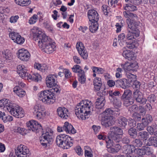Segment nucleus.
I'll use <instances>...</instances> for the list:
<instances>
[{
    "mask_svg": "<svg viewBox=\"0 0 157 157\" xmlns=\"http://www.w3.org/2000/svg\"><path fill=\"white\" fill-rule=\"evenodd\" d=\"M11 103L10 101L8 99H2L0 101V107L7 110L8 109H10V106Z\"/></svg>",
    "mask_w": 157,
    "mask_h": 157,
    "instance_id": "nucleus-29",
    "label": "nucleus"
},
{
    "mask_svg": "<svg viewBox=\"0 0 157 157\" xmlns=\"http://www.w3.org/2000/svg\"><path fill=\"white\" fill-rule=\"evenodd\" d=\"M144 150V155H150L152 153V149L150 147H145L143 148Z\"/></svg>",
    "mask_w": 157,
    "mask_h": 157,
    "instance_id": "nucleus-51",
    "label": "nucleus"
},
{
    "mask_svg": "<svg viewBox=\"0 0 157 157\" xmlns=\"http://www.w3.org/2000/svg\"><path fill=\"white\" fill-rule=\"evenodd\" d=\"M123 70L120 68H118L116 69V76L117 78H121L122 77V72Z\"/></svg>",
    "mask_w": 157,
    "mask_h": 157,
    "instance_id": "nucleus-58",
    "label": "nucleus"
},
{
    "mask_svg": "<svg viewBox=\"0 0 157 157\" xmlns=\"http://www.w3.org/2000/svg\"><path fill=\"white\" fill-rule=\"evenodd\" d=\"M128 80L130 82H133L136 80V76L127 72L126 74Z\"/></svg>",
    "mask_w": 157,
    "mask_h": 157,
    "instance_id": "nucleus-45",
    "label": "nucleus"
},
{
    "mask_svg": "<svg viewBox=\"0 0 157 157\" xmlns=\"http://www.w3.org/2000/svg\"><path fill=\"white\" fill-rule=\"evenodd\" d=\"M111 102L113 103L114 107V108L111 109L112 110H115V111L118 112L119 110L118 109L121 106V102L120 99L118 98L113 99L112 100H110Z\"/></svg>",
    "mask_w": 157,
    "mask_h": 157,
    "instance_id": "nucleus-28",
    "label": "nucleus"
},
{
    "mask_svg": "<svg viewBox=\"0 0 157 157\" xmlns=\"http://www.w3.org/2000/svg\"><path fill=\"white\" fill-rule=\"evenodd\" d=\"M39 100L44 103L48 105L53 104L56 100V96L53 91L45 90L40 92L38 94Z\"/></svg>",
    "mask_w": 157,
    "mask_h": 157,
    "instance_id": "nucleus-3",
    "label": "nucleus"
},
{
    "mask_svg": "<svg viewBox=\"0 0 157 157\" xmlns=\"http://www.w3.org/2000/svg\"><path fill=\"white\" fill-rule=\"evenodd\" d=\"M121 98L124 99V105L127 107L132 104L134 102V100L132 98L128 97V98Z\"/></svg>",
    "mask_w": 157,
    "mask_h": 157,
    "instance_id": "nucleus-38",
    "label": "nucleus"
},
{
    "mask_svg": "<svg viewBox=\"0 0 157 157\" xmlns=\"http://www.w3.org/2000/svg\"><path fill=\"white\" fill-rule=\"evenodd\" d=\"M132 145L134 147H140L142 145V142L139 139H136L134 140L132 142Z\"/></svg>",
    "mask_w": 157,
    "mask_h": 157,
    "instance_id": "nucleus-47",
    "label": "nucleus"
},
{
    "mask_svg": "<svg viewBox=\"0 0 157 157\" xmlns=\"http://www.w3.org/2000/svg\"><path fill=\"white\" fill-rule=\"evenodd\" d=\"M33 115L38 120L43 119L46 116V112L43 106L40 104L36 105L33 111Z\"/></svg>",
    "mask_w": 157,
    "mask_h": 157,
    "instance_id": "nucleus-11",
    "label": "nucleus"
},
{
    "mask_svg": "<svg viewBox=\"0 0 157 157\" xmlns=\"http://www.w3.org/2000/svg\"><path fill=\"white\" fill-rule=\"evenodd\" d=\"M18 58L23 61H27L30 57V54L27 50L24 49H20L17 54Z\"/></svg>",
    "mask_w": 157,
    "mask_h": 157,
    "instance_id": "nucleus-18",
    "label": "nucleus"
},
{
    "mask_svg": "<svg viewBox=\"0 0 157 157\" xmlns=\"http://www.w3.org/2000/svg\"><path fill=\"white\" fill-rule=\"evenodd\" d=\"M121 67L125 71H134L138 68V66L137 63L134 62L130 64L128 63H125L123 65L122 64Z\"/></svg>",
    "mask_w": 157,
    "mask_h": 157,
    "instance_id": "nucleus-24",
    "label": "nucleus"
},
{
    "mask_svg": "<svg viewBox=\"0 0 157 157\" xmlns=\"http://www.w3.org/2000/svg\"><path fill=\"white\" fill-rule=\"evenodd\" d=\"M105 94V92L101 93V91L98 93V95L100 96V98L97 99L95 103L96 108L101 109L104 107L105 102L104 97Z\"/></svg>",
    "mask_w": 157,
    "mask_h": 157,
    "instance_id": "nucleus-14",
    "label": "nucleus"
},
{
    "mask_svg": "<svg viewBox=\"0 0 157 157\" xmlns=\"http://www.w3.org/2000/svg\"><path fill=\"white\" fill-rule=\"evenodd\" d=\"M10 37L14 42L18 44H22L25 41V39L21 37L18 33L12 32L9 34Z\"/></svg>",
    "mask_w": 157,
    "mask_h": 157,
    "instance_id": "nucleus-17",
    "label": "nucleus"
},
{
    "mask_svg": "<svg viewBox=\"0 0 157 157\" xmlns=\"http://www.w3.org/2000/svg\"><path fill=\"white\" fill-rule=\"evenodd\" d=\"M124 21L123 20L121 21L120 23H117L115 25L117 28L116 32L117 33L120 32L121 30L122 27L123 26Z\"/></svg>",
    "mask_w": 157,
    "mask_h": 157,
    "instance_id": "nucleus-50",
    "label": "nucleus"
},
{
    "mask_svg": "<svg viewBox=\"0 0 157 157\" xmlns=\"http://www.w3.org/2000/svg\"><path fill=\"white\" fill-rule=\"evenodd\" d=\"M28 129L32 130V131H37L38 129H41L42 127L41 125L37 121L32 120L26 124Z\"/></svg>",
    "mask_w": 157,
    "mask_h": 157,
    "instance_id": "nucleus-16",
    "label": "nucleus"
},
{
    "mask_svg": "<svg viewBox=\"0 0 157 157\" xmlns=\"http://www.w3.org/2000/svg\"><path fill=\"white\" fill-rule=\"evenodd\" d=\"M138 107L136 105H134L128 108V110L131 113H136L138 110Z\"/></svg>",
    "mask_w": 157,
    "mask_h": 157,
    "instance_id": "nucleus-54",
    "label": "nucleus"
},
{
    "mask_svg": "<svg viewBox=\"0 0 157 157\" xmlns=\"http://www.w3.org/2000/svg\"><path fill=\"white\" fill-rule=\"evenodd\" d=\"M114 141L111 139H108L106 140V147L107 148H110L112 153L117 152L121 148V146L119 144L120 141L114 142Z\"/></svg>",
    "mask_w": 157,
    "mask_h": 157,
    "instance_id": "nucleus-13",
    "label": "nucleus"
},
{
    "mask_svg": "<svg viewBox=\"0 0 157 157\" xmlns=\"http://www.w3.org/2000/svg\"><path fill=\"white\" fill-rule=\"evenodd\" d=\"M133 98L137 102L141 104L146 103L147 99L144 98L143 94L140 91L136 90L133 93Z\"/></svg>",
    "mask_w": 157,
    "mask_h": 157,
    "instance_id": "nucleus-15",
    "label": "nucleus"
},
{
    "mask_svg": "<svg viewBox=\"0 0 157 157\" xmlns=\"http://www.w3.org/2000/svg\"><path fill=\"white\" fill-rule=\"evenodd\" d=\"M138 17L137 15L132 13H130L129 14V17L127 20V24L128 25V22H132L133 24L132 25L133 27H138L139 24V22L137 21Z\"/></svg>",
    "mask_w": 157,
    "mask_h": 157,
    "instance_id": "nucleus-26",
    "label": "nucleus"
},
{
    "mask_svg": "<svg viewBox=\"0 0 157 157\" xmlns=\"http://www.w3.org/2000/svg\"><path fill=\"white\" fill-rule=\"evenodd\" d=\"M120 93L118 91H111L109 92V98L110 100H112L118 98L117 96L120 94Z\"/></svg>",
    "mask_w": 157,
    "mask_h": 157,
    "instance_id": "nucleus-37",
    "label": "nucleus"
},
{
    "mask_svg": "<svg viewBox=\"0 0 157 157\" xmlns=\"http://www.w3.org/2000/svg\"><path fill=\"white\" fill-rule=\"evenodd\" d=\"M9 11V10L8 8L4 9L2 7L0 6V21L2 20L3 16V13H8Z\"/></svg>",
    "mask_w": 157,
    "mask_h": 157,
    "instance_id": "nucleus-52",
    "label": "nucleus"
},
{
    "mask_svg": "<svg viewBox=\"0 0 157 157\" xmlns=\"http://www.w3.org/2000/svg\"><path fill=\"white\" fill-rule=\"evenodd\" d=\"M132 23L130 22L128 23L127 26L128 33L126 36L128 41H136L135 38L139 35V31L137 27H133L132 25H133Z\"/></svg>",
    "mask_w": 157,
    "mask_h": 157,
    "instance_id": "nucleus-8",
    "label": "nucleus"
},
{
    "mask_svg": "<svg viewBox=\"0 0 157 157\" xmlns=\"http://www.w3.org/2000/svg\"><path fill=\"white\" fill-rule=\"evenodd\" d=\"M123 9L124 10L128 11H133L136 10V7L131 4H126L123 6Z\"/></svg>",
    "mask_w": 157,
    "mask_h": 157,
    "instance_id": "nucleus-32",
    "label": "nucleus"
},
{
    "mask_svg": "<svg viewBox=\"0 0 157 157\" xmlns=\"http://www.w3.org/2000/svg\"><path fill=\"white\" fill-rule=\"evenodd\" d=\"M15 152L17 157H29L30 155L29 149L23 144L18 146L15 149Z\"/></svg>",
    "mask_w": 157,
    "mask_h": 157,
    "instance_id": "nucleus-12",
    "label": "nucleus"
},
{
    "mask_svg": "<svg viewBox=\"0 0 157 157\" xmlns=\"http://www.w3.org/2000/svg\"><path fill=\"white\" fill-rule=\"evenodd\" d=\"M8 111L13 116L17 118H21L25 116L23 109L19 105L11 103Z\"/></svg>",
    "mask_w": 157,
    "mask_h": 157,
    "instance_id": "nucleus-10",
    "label": "nucleus"
},
{
    "mask_svg": "<svg viewBox=\"0 0 157 157\" xmlns=\"http://www.w3.org/2000/svg\"><path fill=\"white\" fill-rule=\"evenodd\" d=\"M134 152L135 154L139 155V156H142L144 155V150L143 148L142 149H135V148H134Z\"/></svg>",
    "mask_w": 157,
    "mask_h": 157,
    "instance_id": "nucleus-56",
    "label": "nucleus"
},
{
    "mask_svg": "<svg viewBox=\"0 0 157 157\" xmlns=\"http://www.w3.org/2000/svg\"><path fill=\"white\" fill-rule=\"evenodd\" d=\"M59 116L63 119H67L69 116L68 110L64 107H59L57 110Z\"/></svg>",
    "mask_w": 157,
    "mask_h": 157,
    "instance_id": "nucleus-23",
    "label": "nucleus"
},
{
    "mask_svg": "<svg viewBox=\"0 0 157 157\" xmlns=\"http://www.w3.org/2000/svg\"><path fill=\"white\" fill-rule=\"evenodd\" d=\"M13 91L20 97H22L25 95V92L19 86H16L13 88Z\"/></svg>",
    "mask_w": 157,
    "mask_h": 157,
    "instance_id": "nucleus-30",
    "label": "nucleus"
},
{
    "mask_svg": "<svg viewBox=\"0 0 157 157\" xmlns=\"http://www.w3.org/2000/svg\"><path fill=\"white\" fill-rule=\"evenodd\" d=\"M147 100L151 103H153L156 100V97L154 94H151L148 97Z\"/></svg>",
    "mask_w": 157,
    "mask_h": 157,
    "instance_id": "nucleus-61",
    "label": "nucleus"
},
{
    "mask_svg": "<svg viewBox=\"0 0 157 157\" xmlns=\"http://www.w3.org/2000/svg\"><path fill=\"white\" fill-rule=\"evenodd\" d=\"M116 84L119 85L121 87L124 89H125L128 86V84L127 83V80L126 79L123 78L116 81Z\"/></svg>",
    "mask_w": 157,
    "mask_h": 157,
    "instance_id": "nucleus-31",
    "label": "nucleus"
},
{
    "mask_svg": "<svg viewBox=\"0 0 157 157\" xmlns=\"http://www.w3.org/2000/svg\"><path fill=\"white\" fill-rule=\"evenodd\" d=\"M44 25V27L51 30H52V25L51 23L49 21H45L43 23Z\"/></svg>",
    "mask_w": 157,
    "mask_h": 157,
    "instance_id": "nucleus-55",
    "label": "nucleus"
},
{
    "mask_svg": "<svg viewBox=\"0 0 157 157\" xmlns=\"http://www.w3.org/2000/svg\"><path fill=\"white\" fill-rule=\"evenodd\" d=\"M132 92L130 90H126L122 95L121 98H132Z\"/></svg>",
    "mask_w": 157,
    "mask_h": 157,
    "instance_id": "nucleus-49",
    "label": "nucleus"
},
{
    "mask_svg": "<svg viewBox=\"0 0 157 157\" xmlns=\"http://www.w3.org/2000/svg\"><path fill=\"white\" fill-rule=\"evenodd\" d=\"M126 46L125 47L129 49L133 48L138 45L136 41L133 40L132 41H127L126 42Z\"/></svg>",
    "mask_w": 157,
    "mask_h": 157,
    "instance_id": "nucleus-41",
    "label": "nucleus"
},
{
    "mask_svg": "<svg viewBox=\"0 0 157 157\" xmlns=\"http://www.w3.org/2000/svg\"><path fill=\"white\" fill-rule=\"evenodd\" d=\"M110 131L108 133V139H111L114 142L120 141V135L123 133L121 129L117 127L114 126L110 128Z\"/></svg>",
    "mask_w": 157,
    "mask_h": 157,
    "instance_id": "nucleus-9",
    "label": "nucleus"
},
{
    "mask_svg": "<svg viewBox=\"0 0 157 157\" xmlns=\"http://www.w3.org/2000/svg\"><path fill=\"white\" fill-rule=\"evenodd\" d=\"M76 48L82 57L84 59H86L88 57V53L83 44L81 42H78L76 45Z\"/></svg>",
    "mask_w": 157,
    "mask_h": 157,
    "instance_id": "nucleus-19",
    "label": "nucleus"
},
{
    "mask_svg": "<svg viewBox=\"0 0 157 157\" xmlns=\"http://www.w3.org/2000/svg\"><path fill=\"white\" fill-rule=\"evenodd\" d=\"M145 126L141 123H138L136 125V130L138 131H140L144 129Z\"/></svg>",
    "mask_w": 157,
    "mask_h": 157,
    "instance_id": "nucleus-59",
    "label": "nucleus"
},
{
    "mask_svg": "<svg viewBox=\"0 0 157 157\" xmlns=\"http://www.w3.org/2000/svg\"><path fill=\"white\" fill-rule=\"evenodd\" d=\"M31 37L38 42L39 48L43 52L47 53H52L55 50L56 46L51 42V39L40 29L36 27H33L30 32Z\"/></svg>",
    "mask_w": 157,
    "mask_h": 157,
    "instance_id": "nucleus-1",
    "label": "nucleus"
},
{
    "mask_svg": "<svg viewBox=\"0 0 157 157\" xmlns=\"http://www.w3.org/2000/svg\"><path fill=\"white\" fill-rule=\"evenodd\" d=\"M79 77L78 80L79 82L81 84H83L85 83L86 81V78L85 77L84 73L83 74H80L78 75Z\"/></svg>",
    "mask_w": 157,
    "mask_h": 157,
    "instance_id": "nucleus-57",
    "label": "nucleus"
},
{
    "mask_svg": "<svg viewBox=\"0 0 157 157\" xmlns=\"http://www.w3.org/2000/svg\"><path fill=\"white\" fill-rule=\"evenodd\" d=\"M37 18V16L36 14L33 15V17L29 20V23L30 24H33L35 23L36 22Z\"/></svg>",
    "mask_w": 157,
    "mask_h": 157,
    "instance_id": "nucleus-53",
    "label": "nucleus"
},
{
    "mask_svg": "<svg viewBox=\"0 0 157 157\" xmlns=\"http://www.w3.org/2000/svg\"><path fill=\"white\" fill-rule=\"evenodd\" d=\"M101 84H102V82L101 78L96 77L94 79L93 84H98L101 85Z\"/></svg>",
    "mask_w": 157,
    "mask_h": 157,
    "instance_id": "nucleus-64",
    "label": "nucleus"
},
{
    "mask_svg": "<svg viewBox=\"0 0 157 157\" xmlns=\"http://www.w3.org/2000/svg\"><path fill=\"white\" fill-rule=\"evenodd\" d=\"M91 22V25L89 26V29L90 31L92 33H94L97 30L98 25V22L90 21Z\"/></svg>",
    "mask_w": 157,
    "mask_h": 157,
    "instance_id": "nucleus-36",
    "label": "nucleus"
},
{
    "mask_svg": "<svg viewBox=\"0 0 157 157\" xmlns=\"http://www.w3.org/2000/svg\"><path fill=\"white\" fill-rule=\"evenodd\" d=\"M76 48L82 57L84 59H86L88 57V53L83 44L81 42H78L76 45Z\"/></svg>",
    "mask_w": 157,
    "mask_h": 157,
    "instance_id": "nucleus-20",
    "label": "nucleus"
},
{
    "mask_svg": "<svg viewBox=\"0 0 157 157\" xmlns=\"http://www.w3.org/2000/svg\"><path fill=\"white\" fill-rule=\"evenodd\" d=\"M149 134L146 131H142L138 133V136H140V138L144 140H146L149 137Z\"/></svg>",
    "mask_w": 157,
    "mask_h": 157,
    "instance_id": "nucleus-43",
    "label": "nucleus"
},
{
    "mask_svg": "<svg viewBox=\"0 0 157 157\" xmlns=\"http://www.w3.org/2000/svg\"><path fill=\"white\" fill-rule=\"evenodd\" d=\"M126 2L130 1L131 3L135 5L140 4L142 2V0H125Z\"/></svg>",
    "mask_w": 157,
    "mask_h": 157,
    "instance_id": "nucleus-62",
    "label": "nucleus"
},
{
    "mask_svg": "<svg viewBox=\"0 0 157 157\" xmlns=\"http://www.w3.org/2000/svg\"><path fill=\"white\" fill-rule=\"evenodd\" d=\"M73 72L78 73V75L80 74H83L84 71L81 68V67L78 65H75L72 68Z\"/></svg>",
    "mask_w": 157,
    "mask_h": 157,
    "instance_id": "nucleus-42",
    "label": "nucleus"
},
{
    "mask_svg": "<svg viewBox=\"0 0 157 157\" xmlns=\"http://www.w3.org/2000/svg\"><path fill=\"white\" fill-rule=\"evenodd\" d=\"M128 134L132 138H135L137 135V132L136 129L131 128L128 130Z\"/></svg>",
    "mask_w": 157,
    "mask_h": 157,
    "instance_id": "nucleus-48",
    "label": "nucleus"
},
{
    "mask_svg": "<svg viewBox=\"0 0 157 157\" xmlns=\"http://www.w3.org/2000/svg\"><path fill=\"white\" fill-rule=\"evenodd\" d=\"M123 52L122 55L125 59L129 61L135 59L136 57L133 52L126 50V47H124L123 48Z\"/></svg>",
    "mask_w": 157,
    "mask_h": 157,
    "instance_id": "nucleus-25",
    "label": "nucleus"
},
{
    "mask_svg": "<svg viewBox=\"0 0 157 157\" xmlns=\"http://www.w3.org/2000/svg\"><path fill=\"white\" fill-rule=\"evenodd\" d=\"M93 104L88 100H83L78 103L75 108V113L79 119L86 120L89 117L90 110L93 108Z\"/></svg>",
    "mask_w": 157,
    "mask_h": 157,
    "instance_id": "nucleus-2",
    "label": "nucleus"
},
{
    "mask_svg": "<svg viewBox=\"0 0 157 157\" xmlns=\"http://www.w3.org/2000/svg\"><path fill=\"white\" fill-rule=\"evenodd\" d=\"M91 69L94 73H97L98 74H102L105 72V70L102 68L92 67Z\"/></svg>",
    "mask_w": 157,
    "mask_h": 157,
    "instance_id": "nucleus-44",
    "label": "nucleus"
},
{
    "mask_svg": "<svg viewBox=\"0 0 157 157\" xmlns=\"http://www.w3.org/2000/svg\"><path fill=\"white\" fill-rule=\"evenodd\" d=\"M53 132L51 129H47L45 133H43L40 138L41 145L44 147L49 146L53 142Z\"/></svg>",
    "mask_w": 157,
    "mask_h": 157,
    "instance_id": "nucleus-7",
    "label": "nucleus"
},
{
    "mask_svg": "<svg viewBox=\"0 0 157 157\" xmlns=\"http://www.w3.org/2000/svg\"><path fill=\"white\" fill-rule=\"evenodd\" d=\"M117 0H108V4L109 6L115 7L117 4Z\"/></svg>",
    "mask_w": 157,
    "mask_h": 157,
    "instance_id": "nucleus-60",
    "label": "nucleus"
},
{
    "mask_svg": "<svg viewBox=\"0 0 157 157\" xmlns=\"http://www.w3.org/2000/svg\"><path fill=\"white\" fill-rule=\"evenodd\" d=\"M115 110H112L111 108L106 109L104 112V116L102 118L101 123L102 125L107 127L113 124L115 119L112 115Z\"/></svg>",
    "mask_w": 157,
    "mask_h": 157,
    "instance_id": "nucleus-6",
    "label": "nucleus"
},
{
    "mask_svg": "<svg viewBox=\"0 0 157 157\" xmlns=\"http://www.w3.org/2000/svg\"><path fill=\"white\" fill-rule=\"evenodd\" d=\"M125 149L124 151L125 154L126 155H130L134 151V147L132 145L128 144L125 146Z\"/></svg>",
    "mask_w": 157,
    "mask_h": 157,
    "instance_id": "nucleus-40",
    "label": "nucleus"
},
{
    "mask_svg": "<svg viewBox=\"0 0 157 157\" xmlns=\"http://www.w3.org/2000/svg\"><path fill=\"white\" fill-rule=\"evenodd\" d=\"M56 76L54 75H48L47 77L46 80L47 86L51 88L55 86L57 82L56 80Z\"/></svg>",
    "mask_w": 157,
    "mask_h": 157,
    "instance_id": "nucleus-22",
    "label": "nucleus"
},
{
    "mask_svg": "<svg viewBox=\"0 0 157 157\" xmlns=\"http://www.w3.org/2000/svg\"><path fill=\"white\" fill-rule=\"evenodd\" d=\"M118 125L120 127H124L127 124V119L123 117H121L118 118Z\"/></svg>",
    "mask_w": 157,
    "mask_h": 157,
    "instance_id": "nucleus-35",
    "label": "nucleus"
},
{
    "mask_svg": "<svg viewBox=\"0 0 157 157\" xmlns=\"http://www.w3.org/2000/svg\"><path fill=\"white\" fill-rule=\"evenodd\" d=\"M35 68L42 72H44L48 69V67L45 64L41 65L38 63H35L34 64Z\"/></svg>",
    "mask_w": 157,
    "mask_h": 157,
    "instance_id": "nucleus-34",
    "label": "nucleus"
},
{
    "mask_svg": "<svg viewBox=\"0 0 157 157\" xmlns=\"http://www.w3.org/2000/svg\"><path fill=\"white\" fill-rule=\"evenodd\" d=\"M15 1L17 4L22 6H28L31 3L29 0H15Z\"/></svg>",
    "mask_w": 157,
    "mask_h": 157,
    "instance_id": "nucleus-39",
    "label": "nucleus"
},
{
    "mask_svg": "<svg viewBox=\"0 0 157 157\" xmlns=\"http://www.w3.org/2000/svg\"><path fill=\"white\" fill-rule=\"evenodd\" d=\"M56 143L57 145L64 149H69L73 145L71 137L65 134H60L57 136Z\"/></svg>",
    "mask_w": 157,
    "mask_h": 157,
    "instance_id": "nucleus-5",
    "label": "nucleus"
},
{
    "mask_svg": "<svg viewBox=\"0 0 157 157\" xmlns=\"http://www.w3.org/2000/svg\"><path fill=\"white\" fill-rule=\"evenodd\" d=\"M63 129L67 133L75 134L76 132V130L75 129L71 124L68 122H65L63 127Z\"/></svg>",
    "mask_w": 157,
    "mask_h": 157,
    "instance_id": "nucleus-27",
    "label": "nucleus"
},
{
    "mask_svg": "<svg viewBox=\"0 0 157 157\" xmlns=\"http://www.w3.org/2000/svg\"><path fill=\"white\" fill-rule=\"evenodd\" d=\"M88 18L90 21L98 22L99 16L96 11L92 9L89 10L87 13Z\"/></svg>",
    "mask_w": 157,
    "mask_h": 157,
    "instance_id": "nucleus-21",
    "label": "nucleus"
},
{
    "mask_svg": "<svg viewBox=\"0 0 157 157\" xmlns=\"http://www.w3.org/2000/svg\"><path fill=\"white\" fill-rule=\"evenodd\" d=\"M148 141V142L145 144L146 146L153 145L155 147H157V138L156 137H151Z\"/></svg>",
    "mask_w": 157,
    "mask_h": 157,
    "instance_id": "nucleus-33",
    "label": "nucleus"
},
{
    "mask_svg": "<svg viewBox=\"0 0 157 157\" xmlns=\"http://www.w3.org/2000/svg\"><path fill=\"white\" fill-rule=\"evenodd\" d=\"M2 56L6 59L10 60L12 59V54L8 50H5L2 52Z\"/></svg>",
    "mask_w": 157,
    "mask_h": 157,
    "instance_id": "nucleus-46",
    "label": "nucleus"
},
{
    "mask_svg": "<svg viewBox=\"0 0 157 157\" xmlns=\"http://www.w3.org/2000/svg\"><path fill=\"white\" fill-rule=\"evenodd\" d=\"M64 75L67 78H68L71 77V73L70 72L69 70L67 69H64L63 70Z\"/></svg>",
    "mask_w": 157,
    "mask_h": 157,
    "instance_id": "nucleus-63",
    "label": "nucleus"
},
{
    "mask_svg": "<svg viewBox=\"0 0 157 157\" xmlns=\"http://www.w3.org/2000/svg\"><path fill=\"white\" fill-rule=\"evenodd\" d=\"M24 65H19L17 67V72L20 76L22 78H27L28 79L38 82L41 78L40 75L37 73L29 74Z\"/></svg>",
    "mask_w": 157,
    "mask_h": 157,
    "instance_id": "nucleus-4",
    "label": "nucleus"
}]
</instances>
